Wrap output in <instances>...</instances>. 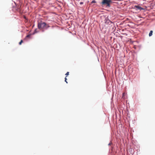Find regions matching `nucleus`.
<instances>
[{
	"instance_id": "obj_7",
	"label": "nucleus",
	"mask_w": 155,
	"mask_h": 155,
	"mask_svg": "<svg viewBox=\"0 0 155 155\" xmlns=\"http://www.w3.org/2000/svg\"><path fill=\"white\" fill-rule=\"evenodd\" d=\"M65 81L67 83L68 82H67L66 81L67 80V78H66V77H65Z\"/></svg>"
},
{
	"instance_id": "obj_8",
	"label": "nucleus",
	"mask_w": 155,
	"mask_h": 155,
	"mask_svg": "<svg viewBox=\"0 0 155 155\" xmlns=\"http://www.w3.org/2000/svg\"><path fill=\"white\" fill-rule=\"evenodd\" d=\"M69 72H67V73H66V74H65V75H68L69 74Z\"/></svg>"
},
{
	"instance_id": "obj_1",
	"label": "nucleus",
	"mask_w": 155,
	"mask_h": 155,
	"mask_svg": "<svg viewBox=\"0 0 155 155\" xmlns=\"http://www.w3.org/2000/svg\"><path fill=\"white\" fill-rule=\"evenodd\" d=\"M50 27V26L48 24L42 21L38 22V29L40 30L47 29Z\"/></svg>"
},
{
	"instance_id": "obj_6",
	"label": "nucleus",
	"mask_w": 155,
	"mask_h": 155,
	"mask_svg": "<svg viewBox=\"0 0 155 155\" xmlns=\"http://www.w3.org/2000/svg\"><path fill=\"white\" fill-rule=\"evenodd\" d=\"M96 2L95 1V0H93L91 2V3H95Z\"/></svg>"
},
{
	"instance_id": "obj_2",
	"label": "nucleus",
	"mask_w": 155,
	"mask_h": 155,
	"mask_svg": "<svg viewBox=\"0 0 155 155\" xmlns=\"http://www.w3.org/2000/svg\"><path fill=\"white\" fill-rule=\"evenodd\" d=\"M112 2L111 0H103L101 4L102 6H105L106 7H110V3Z\"/></svg>"
},
{
	"instance_id": "obj_9",
	"label": "nucleus",
	"mask_w": 155,
	"mask_h": 155,
	"mask_svg": "<svg viewBox=\"0 0 155 155\" xmlns=\"http://www.w3.org/2000/svg\"><path fill=\"white\" fill-rule=\"evenodd\" d=\"M83 4V3L82 2H80V4L81 5Z\"/></svg>"
},
{
	"instance_id": "obj_4",
	"label": "nucleus",
	"mask_w": 155,
	"mask_h": 155,
	"mask_svg": "<svg viewBox=\"0 0 155 155\" xmlns=\"http://www.w3.org/2000/svg\"><path fill=\"white\" fill-rule=\"evenodd\" d=\"M153 33V31L151 30L150 31V32L149 33V36L150 37L152 35Z\"/></svg>"
},
{
	"instance_id": "obj_11",
	"label": "nucleus",
	"mask_w": 155,
	"mask_h": 155,
	"mask_svg": "<svg viewBox=\"0 0 155 155\" xmlns=\"http://www.w3.org/2000/svg\"><path fill=\"white\" fill-rule=\"evenodd\" d=\"M36 29H35V32H36Z\"/></svg>"
},
{
	"instance_id": "obj_10",
	"label": "nucleus",
	"mask_w": 155,
	"mask_h": 155,
	"mask_svg": "<svg viewBox=\"0 0 155 155\" xmlns=\"http://www.w3.org/2000/svg\"><path fill=\"white\" fill-rule=\"evenodd\" d=\"M29 37V35H27V36H26V37Z\"/></svg>"
},
{
	"instance_id": "obj_5",
	"label": "nucleus",
	"mask_w": 155,
	"mask_h": 155,
	"mask_svg": "<svg viewBox=\"0 0 155 155\" xmlns=\"http://www.w3.org/2000/svg\"><path fill=\"white\" fill-rule=\"evenodd\" d=\"M23 42V40H21V41L19 42V45H21V43Z\"/></svg>"
},
{
	"instance_id": "obj_3",
	"label": "nucleus",
	"mask_w": 155,
	"mask_h": 155,
	"mask_svg": "<svg viewBox=\"0 0 155 155\" xmlns=\"http://www.w3.org/2000/svg\"><path fill=\"white\" fill-rule=\"evenodd\" d=\"M133 8L134 9H136L141 10L143 9L142 8L138 5L135 6Z\"/></svg>"
}]
</instances>
